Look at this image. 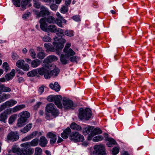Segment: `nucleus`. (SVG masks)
<instances>
[{"mask_svg": "<svg viewBox=\"0 0 155 155\" xmlns=\"http://www.w3.org/2000/svg\"><path fill=\"white\" fill-rule=\"evenodd\" d=\"M70 127L72 129L76 130H81L82 129L81 127L76 124L75 123H72Z\"/></svg>", "mask_w": 155, "mask_h": 155, "instance_id": "393cba45", "label": "nucleus"}, {"mask_svg": "<svg viewBox=\"0 0 155 155\" xmlns=\"http://www.w3.org/2000/svg\"><path fill=\"white\" fill-rule=\"evenodd\" d=\"M15 74V70L12 69L10 73L7 74L5 76L6 80L7 81H8L10 79H12L14 76Z\"/></svg>", "mask_w": 155, "mask_h": 155, "instance_id": "4be33fe9", "label": "nucleus"}, {"mask_svg": "<svg viewBox=\"0 0 155 155\" xmlns=\"http://www.w3.org/2000/svg\"><path fill=\"white\" fill-rule=\"evenodd\" d=\"M12 111L11 109L9 108L5 110L3 112L0 114V120L5 123V120L8 118V115L10 114Z\"/></svg>", "mask_w": 155, "mask_h": 155, "instance_id": "9b49d317", "label": "nucleus"}, {"mask_svg": "<svg viewBox=\"0 0 155 155\" xmlns=\"http://www.w3.org/2000/svg\"><path fill=\"white\" fill-rule=\"evenodd\" d=\"M29 52L31 57L33 58H35L36 54L34 49H31Z\"/></svg>", "mask_w": 155, "mask_h": 155, "instance_id": "8fccbe9b", "label": "nucleus"}, {"mask_svg": "<svg viewBox=\"0 0 155 155\" xmlns=\"http://www.w3.org/2000/svg\"><path fill=\"white\" fill-rule=\"evenodd\" d=\"M38 74L37 71L35 69L28 72L27 74V76L29 77H33Z\"/></svg>", "mask_w": 155, "mask_h": 155, "instance_id": "72a5a7b5", "label": "nucleus"}, {"mask_svg": "<svg viewBox=\"0 0 155 155\" xmlns=\"http://www.w3.org/2000/svg\"><path fill=\"white\" fill-rule=\"evenodd\" d=\"M20 0H13V4L16 7H19L21 5Z\"/></svg>", "mask_w": 155, "mask_h": 155, "instance_id": "a18cd8bd", "label": "nucleus"}, {"mask_svg": "<svg viewBox=\"0 0 155 155\" xmlns=\"http://www.w3.org/2000/svg\"><path fill=\"white\" fill-rule=\"evenodd\" d=\"M30 116V113L28 111H24L21 112L20 114V117L17 120V126L21 127L25 125V123Z\"/></svg>", "mask_w": 155, "mask_h": 155, "instance_id": "7ed1b4c3", "label": "nucleus"}, {"mask_svg": "<svg viewBox=\"0 0 155 155\" xmlns=\"http://www.w3.org/2000/svg\"><path fill=\"white\" fill-rule=\"evenodd\" d=\"M48 141L46 138L44 136H41L39 141V145L42 147H45L46 146Z\"/></svg>", "mask_w": 155, "mask_h": 155, "instance_id": "a211bd4d", "label": "nucleus"}, {"mask_svg": "<svg viewBox=\"0 0 155 155\" xmlns=\"http://www.w3.org/2000/svg\"><path fill=\"white\" fill-rule=\"evenodd\" d=\"M66 22V21L64 18V20L60 18H57L56 20V23L60 27H62V22Z\"/></svg>", "mask_w": 155, "mask_h": 155, "instance_id": "473e14b6", "label": "nucleus"}, {"mask_svg": "<svg viewBox=\"0 0 155 155\" xmlns=\"http://www.w3.org/2000/svg\"><path fill=\"white\" fill-rule=\"evenodd\" d=\"M38 132L37 131H34L30 135V137H31V138H32L35 136L37 135L38 134Z\"/></svg>", "mask_w": 155, "mask_h": 155, "instance_id": "774afa93", "label": "nucleus"}, {"mask_svg": "<svg viewBox=\"0 0 155 155\" xmlns=\"http://www.w3.org/2000/svg\"><path fill=\"white\" fill-rule=\"evenodd\" d=\"M17 102L15 101L14 100H10L8 101L5 102V105L6 107H10L14 105L15 104H16Z\"/></svg>", "mask_w": 155, "mask_h": 155, "instance_id": "c85d7f7f", "label": "nucleus"}, {"mask_svg": "<svg viewBox=\"0 0 155 155\" xmlns=\"http://www.w3.org/2000/svg\"><path fill=\"white\" fill-rule=\"evenodd\" d=\"M45 18V21L49 23H53L56 22L55 18L52 16H49L47 18L44 17Z\"/></svg>", "mask_w": 155, "mask_h": 155, "instance_id": "bb28decb", "label": "nucleus"}, {"mask_svg": "<svg viewBox=\"0 0 155 155\" xmlns=\"http://www.w3.org/2000/svg\"><path fill=\"white\" fill-rule=\"evenodd\" d=\"M55 96L50 95L47 97V100L50 102H54L55 100Z\"/></svg>", "mask_w": 155, "mask_h": 155, "instance_id": "3c124183", "label": "nucleus"}, {"mask_svg": "<svg viewBox=\"0 0 155 155\" xmlns=\"http://www.w3.org/2000/svg\"><path fill=\"white\" fill-rule=\"evenodd\" d=\"M21 69H23L25 71H28L29 69V67L28 64H24L21 68Z\"/></svg>", "mask_w": 155, "mask_h": 155, "instance_id": "864d4df0", "label": "nucleus"}, {"mask_svg": "<svg viewBox=\"0 0 155 155\" xmlns=\"http://www.w3.org/2000/svg\"><path fill=\"white\" fill-rule=\"evenodd\" d=\"M31 0H22L21 2V7L23 10L26 9L27 5L29 3Z\"/></svg>", "mask_w": 155, "mask_h": 155, "instance_id": "2f4dec72", "label": "nucleus"}, {"mask_svg": "<svg viewBox=\"0 0 155 155\" xmlns=\"http://www.w3.org/2000/svg\"><path fill=\"white\" fill-rule=\"evenodd\" d=\"M62 99V97L60 95L55 96L54 102L58 107L62 108V106L61 101Z\"/></svg>", "mask_w": 155, "mask_h": 155, "instance_id": "f3484780", "label": "nucleus"}, {"mask_svg": "<svg viewBox=\"0 0 155 155\" xmlns=\"http://www.w3.org/2000/svg\"><path fill=\"white\" fill-rule=\"evenodd\" d=\"M51 67H49L45 64L43 67L36 69L38 74L41 75H44L45 78L47 79L50 78L52 76L57 75L59 72V70L56 68V66L52 65Z\"/></svg>", "mask_w": 155, "mask_h": 155, "instance_id": "f257e3e1", "label": "nucleus"}, {"mask_svg": "<svg viewBox=\"0 0 155 155\" xmlns=\"http://www.w3.org/2000/svg\"><path fill=\"white\" fill-rule=\"evenodd\" d=\"M78 117L81 120L84 119L88 120L92 115V112L89 108H87L85 109L80 108L79 110Z\"/></svg>", "mask_w": 155, "mask_h": 155, "instance_id": "20e7f679", "label": "nucleus"}, {"mask_svg": "<svg viewBox=\"0 0 155 155\" xmlns=\"http://www.w3.org/2000/svg\"><path fill=\"white\" fill-rule=\"evenodd\" d=\"M41 63V61L38 59H36L31 61V65L33 68H36L39 66Z\"/></svg>", "mask_w": 155, "mask_h": 155, "instance_id": "b1692460", "label": "nucleus"}, {"mask_svg": "<svg viewBox=\"0 0 155 155\" xmlns=\"http://www.w3.org/2000/svg\"><path fill=\"white\" fill-rule=\"evenodd\" d=\"M42 150L39 147L35 148V151L34 155H41L42 154Z\"/></svg>", "mask_w": 155, "mask_h": 155, "instance_id": "e433bc0d", "label": "nucleus"}, {"mask_svg": "<svg viewBox=\"0 0 155 155\" xmlns=\"http://www.w3.org/2000/svg\"><path fill=\"white\" fill-rule=\"evenodd\" d=\"M119 150L118 148L115 147L113 148L112 153L114 155L117 154L119 152Z\"/></svg>", "mask_w": 155, "mask_h": 155, "instance_id": "5fc2aeb1", "label": "nucleus"}, {"mask_svg": "<svg viewBox=\"0 0 155 155\" xmlns=\"http://www.w3.org/2000/svg\"><path fill=\"white\" fill-rule=\"evenodd\" d=\"M6 139L12 141H15L19 138V134L18 131H11L7 135Z\"/></svg>", "mask_w": 155, "mask_h": 155, "instance_id": "6e6552de", "label": "nucleus"}, {"mask_svg": "<svg viewBox=\"0 0 155 155\" xmlns=\"http://www.w3.org/2000/svg\"><path fill=\"white\" fill-rule=\"evenodd\" d=\"M42 104V103L41 102L37 103L36 104L34 105V108L35 110H37L39 107Z\"/></svg>", "mask_w": 155, "mask_h": 155, "instance_id": "4d7b16f0", "label": "nucleus"}, {"mask_svg": "<svg viewBox=\"0 0 155 155\" xmlns=\"http://www.w3.org/2000/svg\"><path fill=\"white\" fill-rule=\"evenodd\" d=\"M96 153L97 155H106L105 147L101 145H95L94 147Z\"/></svg>", "mask_w": 155, "mask_h": 155, "instance_id": "9d476101", "label": "nucleus"}, {"mask_svg": "<svg viewBox=\"0 0 155 155\" xmlns=\"http://www.w3.org/2000/svg\"><path fill=\"white\" fill-rule=\"evenodd\" d=\"M71 46V44H67L65 47H64V52H66L67 51H68V50L69 48Z\"/></svg>", "mask_w": 155, "mask_h": 155, "instance_id": "680f3d73", "label": "nucleus"}, {"mask_svg": "<svg viewBox=\"0 0 155 155\" xmlns=\"http://www.w3.org/2000/svg\"><path fill=\"white\" fill-rule=\"evenodd\" d=\"M17 115H13L11 116L9 119V124H12L14 122L16 119Z\"/></svg>", "mask_w": 155, "mask_h": 155, "instance_id": "c03bdc74", "label": "nucleus"}, {"mask_svg": "<svg viewBox=\"0 0 155 155\" xmlns=\"http://www.w3.org/2000/svg\"><path fill=\"white\" fill-rule=\"evenodd\" d=\"M58 59V58L56 56L51 55L48 56L45 58L43 61V63L44 64L46 65V66H48L49 67H51V66H52V65L55 66L54 64H52L51 62L57 61Z\"/></svg>", "mask_w": 155, "mask_h": 155, "instance_id": "1a4fd4ad", "label": "nucleus"}, {"mask_svg": "<svg viewBox=\"0 0 155 155\" xmlns=\"http://www.w3.org/2000/svg\"><path fill=\"white\" fill-rule=\"evenodd\" d=\"M45 56V55L43 51L40 52L37 54L38 58L40 59H43Z\"/></svg>", "mask_w": 155, "mask_h": 155, "instance_id": "58836bf2", "label": "nucleus"}, {"mask_svg": "<svg viewBox=\"0 0 155 155\" xmlns=\"http://www.w3.org/2000/svg\"><path fill=\"white\" fill-rule=\"evenodd\" d=\"M12 150L13 153H15L17 155H23V150L17 146L13 147Z\"/></svg>", "mask_w": 155, "mask_h": 155, "instance_id": "6ab92c4d", "label": "nucleus"}, {"mask_svg": "<svg viewBox=\"0 0 155 155\" xmlns=\"http://www.w3.org/2000/svg\"><path fill=\"white\" fill-rule=\"evenodd\" d=\"M60 11L61 13H65L68 11L67 6H63L60 9Z\"/></svg>", "mask_w": 155, "mask_h": 155, "instance_id": "09e8293b", "label": "nucleus"}, {"mask_svg": "<svg viewBox=\"0 0 155 155\" xmlns=\"http://www.w3.org/2000/svg\"><path fill=\"white\" fill-rule=\"evenodd\" d=\"M71 132V129L69 127H67L64 131V132L66 134H68V135L70 134Z\"/></svg>", "mask_w": 155, "mask_h": 155, "instance_id": "bf43d9fd", "label": "nucleus"}, {"mask_svg": "<svg viewBox=\"0 0 155 155\" xmlns=\"http://www.w3.org/2000/svg\"><path fill=\"white\" fill-rule=\"evenodd\" d=\"M103 139V137L101 136L98 135L94 137L93 140L94 142H97L102 140Z\"/></svg>", "mask_w": 155, "mask_h": 155, "instance_id": "79ce46f5", "label": "nucleus"}, {"mask_svg": "<svg viewBox=\"0 0 155 155\" xmlns=\"http://www.w3.org/2000/svg\"><path fill=\"white\" fill-rule=\"evenodd\" d=\"M70 139L74 142L81 141L84 140V136L78 132H72L70 136Z\"/></svg>", "mask_w": 155, "mask_h": 155, "instance_id": "0eeeda50", "label": "nucleus"}, {"mask_svg": "<svg viewBox=\"0 0 155 155\" xmlns=\"http://www.w3.org/2000/svg\"><path fill=\"white\" fill-rule=\"evenodd\" d=\"M25 106L24 104H21L17 106L14 107L12 109V111L13 112H16L24 108Z\"/></svg>", "mask_w": 155, "mask_h": 155, "instance_id": "cd10ccee", "label": "nucleus"}, {"mask_svg": "<svg viewBox=\"0 0 155 155\" xmlns=\"http://www.w3.org/2000/svg\"><path fill=\"white\" fill-rule=\"evenodd\" d=\"M38 139L35 138L32 140L31 142H26L21 144V146H28L29 147L35 146L38 145Z\"/></svg>", "mask_w": 155, "mask_h": 155, "instance_id": "ddd939ff", "label": "nucleus"}, {"mask_svg": "<svg viewBox=\"0 0 155 155\" xmlns=\"http://www.w3.org/2000/svg\"><path fill=\"white\" fill-rule=\"evenodd\" d=\"M91 135H95L97 134H100L102 133V130L100 128H96L91 132Z\"/></svg>", "mask_w": 155, "mask_h": 155, "instance_id": "f704fd0d", "label": "nucleus"}, {"mask_svg": "<svg viewBox=\"0 0 155 155\" xmlns=\"http://www.w3.org/2000/svg\"><path fill=\"white\" fill-rule=\"evenodd\" d=\"M31 139V137H30V135H29L26 137L22 139V141H25Z\"/></svg>", "mask_w": 155, "mask_h": 155, "instance_id": "338daca9", "label": "nucleus"}, {"mask_svg": "<svg viewBox=\"0 0 155 155\" xmlns=\"http://www.w3.org/2000/svg\"><path fill=\"white\" fill-rule=\"evenodd\" d=\"M54 105L51 103H49L47 105L46 107V110L48 112L51 114L52 116L56 117L59 114L58 110L54 108Z\"/></svg>", "mask_w": 155, "mask_h": 155, "instance_id": "423d86ee", "label": "nucleus"}, {"mask_svg": "<svg viewBox=\"0 0 155 155\" xmlns=\"http://www.w3.org/2000/svg\"><path fill=\"white\" fill-rule=\"evenodd\" d=\"M50 87L52 89L56 91H59L60 89V87L57 82H55L54 84L51 83L49 84Z\"/></svg>", "mask_w": 155, "mask_h": 155, "instance_id": "5701e85b", "label": "nucleus"}, {"mask_svg": "<svg viewBox=\"0 0 155 155\" xmlns=\"http://www.w3.org/2000/svg\"><path fill=\"white\" fill-rule=\"evenodd\" d=\"M61 136L63 138L65 139L68 138V134H66L64 132L61 133Z\"/></svg>", "mask_w": 155, "mask_h": 155, "instance_id": "0e129e2a", "label": "nucleus"}, {"mask_svg": "<svg viewBox=\"0 0 155 155\" xmlns=\"http://www.w3.org/2000/svg\"><path fill=\"white\" fill-rule=\"evenodd\" d=\"M50 13L48 8L43 6H41L40 12L36 10L35 11V14L38 17H45L49 15Z\"/></svg>", "mask_w": 155, "mask_h": 155, "instance_id": "39448f33", "label": "nucleus"}, {"mask_svg": "<svg viewBox=\"0 0 155 155\" xmlns=\"http://www.w3.org/2000/svg\"><path fill=\"white\" fill-rule=\"evenodd\" d=\"M68 58L66 55L61 54L60 58V60L63 64H65L67 63V61H68Z\"/></svg>", "mask_w": 155, "mask_h": 155, "instance_id": "7c9ffc66", "label": "nucleus"}, {"mask_svg": "<svg viewBox=\"0 0 155 155\" xmlns=\"http://www.w3.org/2000/svg\"><path fill=\"white\" fill-rule=\"evenodd\" d=\"M72 19L76 21H80V16L78 15H75L72 17Z\"/></svg>", "mask_w": 155, "mask_h": 155, "instance_id": "052dcab7", "label": "nucleus"}, {"mask_svg": "<svg viewBox=\"0 0 155 155\" xmlns=\"http://www.w3.org/2000/svg\"><path fill=\"white\" fill-rule=\"evenodd\" d=\"M58 28L57 27L54 25H50L47 27V32L51 33H55L57 32Z\"/></svg>", "mask_w": 155, "mask_h": 155, "instance_id": "aec40b11", "label": "nucleus"}, {"mask_svg": "<svg viewBox=\"0 0 155 155\" xmlns=\"http://www.w3.org/2000/svg\"><path fill=\"white\" fill-rule=\"evenodd\" d=\"M32 127V124L30 123L27 124L25 127L20 130L23 133L25 134L29 131Z\"/></svg>", "mask_w": 155, "mask_h": 155, "instance_id": "412c9836", "label": "nucleus"}, {"mask_svg": "<svg viewBox=\"0 0 155 155\" xmlns=\"http://www.w3.org/2000/svg\"><path fill=\"white\" fill-rule=\"evenodd\" d=\"M21 147H24V150H23V155H31L33 153L34 150L33 148H29V146Z\"/></svg>", "mask_w": 155, "mask_h": 155, "instance_id": "4468645a", "label": "nucleus"}, {"mask_svg": "<svg viewBox=\"0 0 155 155\" xmlns=\"http://www.w3.org/2000/svg\"><path fill=\"white\" fill-rule=\"evenodd\" d=\"M0 91L3 92H10L11 91L10 88L6 87L4 85L0 84Z\"/></svg>", "mask_w": 155, "mask_h": 155, "instance_id": "a878e982", "label": "nucleus"}, {"mask_svg": "<svg viewBox=\"0 0 155 155\" xmlns=\"http://www.w3.org/2000/svg\"><path fill=\"white\" fill-rule=\"evenodd\" d=\"M3 66L4 68L5 69V71L6 72H7L9 68V65L8 63L6 62H4L3 64Z\"/></svg>", "mask_w": 155, "mask_h": 155, "instance_id": "603ef678", "label": "nucleus"}, {"mask_svg": "<svg viewBox=\"0 0 155 155\" xmlns=\"http://www.w3.org/2000/svg\"><path fill=\"white\" fill-rule=\"evenodd\" d=\"M44 88L43 86L40 87L38 90V91L40 93V94H42V93L44 92Z\"/></svg>", "mask_w": 155, "mask_h": 155, "instance_id": "69168bd1", "label": "nucleus"}, {"mask_svg": "<svg viewBox=\"0 0 155 155\" xmlns=\"http://www.w3.org/2000/svg\"><path fill=\"white\" fill-rule=\"evenodd\" d=\"M57 30V32H56L57 35L61 38L64 35V31L62 29L58 28Z\"/></svg>", "mask_w": 155, "mask_h": 155, "instance_id": "c9c22d12", "label": "nucleus"}, {"mask_svg": "<svg viewBox=\"0 0 155 155\" xmlns=\"http://www.w3.org/2000/svg\"><path fill=\"white\" fill-rule=\"evenodd\" d=\"M58 8V6L56 4L52 5L50 6L51 8L53 10H56Z\"/></svg>", "mask_w": 155, "mask_h": 155, "instance_id": "13d9d810", "label": "nucleus"}, {"mask_svg": "<svg viewBox=\"0 0 155 155\" xmlns=\"http://www.w3.org/2000/svg\"><path fill=\"white\" fill-rule=\"evenodd\" d=\"M94 127L92 126L87 127L84 129L83 130V134L85 135L88 134L90 131H92Z\"/></svg>", "mask_w": 155, "mask_h": 155, "instance_id": "c756f323", "label": "nucleus"}, {"mask_svg": "<svg viewBox=\"0 0 155 155\" xmlns=\"http://www.w3.org/2000/svg\"><path fill=\"white\" fill-rule=\"evenodd\" d=\"M7 107L5 103H3L0 106V112L5 109Z\"/></svg>", "mask_w": 155, "mask_h": 155, "instance_id": "e2e57ef3", "label": "nucleus"}, {"mask_svg": "<svg viewBox=\"0 0 155 155\" xmlns=\"http://www.w3.org/2000/svg\"><path fill=\"white\" fill-rule=\"evenodd\" d=\"M106 140L110 142L112 144L115 145L116 143V141L113 138L111 137L109 138L107 137H106Z\"/></svg>", "mask_w": 155, "mask_h": 155, "instance_id": "49530a36", "label": "nucleus"}, {"mask_svg": "<svg viewBox=\"0 0 155 155\" xmlns=\"http://www.w3.org/2000/svg\"><path fill=\"white\" fill-rule=\"evenodd\" d=\"M45 19V18H42L40 20L39 22L41 29L43 31H47L48 26Z\"/></svg>", "mask_w": 155, "mask_h": 155, "instance_id": "2eb2a0df", "label": "nucleus"}, {"mask_svg": "<svg viewBox=\"0 0 155 155\" xmlns=\"http://www.w3.org/2000/svg\"><path fill=\"white\" fill-rule=\"evenodd\" d=\"M62 103L65 108L73 109L74 107L72 101L65 98H63Z\"/></svg>", "mask_w": 155, "mask_h": 155, "instance_id": "f8f14e48", "label": "nucleus"}, {"mask_svg": "<svg viewBox=\"0 0 155 155\" xmlns=\"http://www.w3.org/2000/svg\"><path fill=\"white\" fill-rule=\"evenodd\" d=\"M47 137L51 138L50 143L51 144H54L56 141V136L55 134L51 132H49L48 133Z\"/></svg>", "mask_w": 155, "mask_h": 155, "instance_id": "dca6fc26", "label": "nucleus"}, {"mask_svg": "<svg viewBox=\"0 0 155 155\" xmlns=\"http://www.w3.org/2000/svg\"><path fill=\"white\" fill-rule=\"evenodd\" d=\"M12 57L13 59L14 60H17L19 58V56L16 53H13Z\"/></svg>", "mask_w": 155, "mask_h": 155, "instance_id": "6e6d98bb", "label": "nucleus"}, {"mask_svg": "<svg viewBox=\"0 0 155 155\" xmlns=\"http://www.w3.org/2000/svg\"><path fill=\"white\" fill-rule=\"evenodd\" d=\"M65 52L66 53V55L68 56H72L75 54V52L71 48L69 49L66 52Z\"/></svg>", "mask_w": 155, "mask_h": 155, "instance_id": "a19ab883", "label": "nucleus"}, {"mask_svg": "<svg viewBox=\"0 0 155 155\" xmlns=\"http://www.w3.org/2000/svg\"><path fill=\"white\" fill-rule=\"evenodd\" d=\"M64 33L66 35L69 37L72 36L74 35V32L71 30H66Z\"/></svg>", "mask_w": 155, "mask_h": 155, "instance_id": "ea45409f", "label": "nucleus"}, {"mask_svg": "<svg viewBox=\"0 0 155 155\" xmlns=\"http://www.w3.org/2000/svg\"><path fill=\"white\" fill-rule=\"evenodd\" d=\"M54 40L55 41H58L53 42V47H50V44L48 43H45L44 44V46L50 51L54 52L56 51L57 53L59 54V52L64 47V44L66 42V40L62 38H58L57 37H55L54 38Z\"/></svg>", "mask_w": 155, "mask_h": 155, "instance_id": "f03ea898", "label": "nucleus"}, {"mask_svg": "<svg viewBox=\"0 0 155 155\" xmlns=\"http://www.w3.org/2000/svg\"><path fill=\"white\" fill-rule=\"evenodd\" d=\"M25 61L22 60H20L18 61L16 63V66L20 68H22V66L24 64Z\"/></svg>", "mask_w": 155, "mask_h": 155, "instance_id": "4c0bfd02", "label": "nucleus"}, {"mask_svg": "<svg viewBox=\"0 0 155 155\" xmlns=\"http://www.w3.org/2000/svg\"><path fill=\"white\" fill-rule=\"evenodd\" d=\"M42 40L45 42H50L51 41V39L49 36H45L42 38Z\"/></svg>", "mask_w": 155, "mask_h": 155, "instance_id": "de8ad7c7", "label": "nucleus"}, {"mask_svg": "<svg viewBox=\"0 0 155 155\" xmlns=\"http://www.w3.org/2000/svg\"><path fill=\"white\" fill-rule=\"evenodd\" d=\"M34 5L33 6L36 8L37 9H39V8H41V3L36 1L35 0H34Z\"/></svg>", "mask_w": 155, "mask_h": 155, "instance_id": "37998d69", "label": "nucleus"}]
</instances>
